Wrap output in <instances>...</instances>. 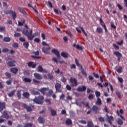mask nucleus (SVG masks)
Masks as SVG:
<instances>
[{
    "label": "nucleus",
    "instance_id": "f257e3e1",
    "mask_svg": "<svg viewBox=\"0 0 127 127\" xmlns=\"http://www.w3.org/2000/svg\"><path fill=\"white\" fill-rule=\"evenodd\" d=\"M22 33L23 34H24V35H25V36L27 37L28 40H30V41L32 40L33 38L35 37V36H37V35H38V33L35 32L31 36H29V31H28L26 29H23L22 30Z\"/></svg>",
    "mask_w": 127,
    "mask_h": 127
},
{
    "label": "nucleus",
    "instance_id": "f03ea898",
    "mask_svg": "<svg viewBox=\"0 0 127 127\" xmlns=\"http://www.w3.org/2000/svg\"><path fill=\"white\" fill-rule=\"evenodd\" d=\"M43 100H44V97L42 96H38V97L35 98L33 100V102L35 104H38V105H42L43 104Z\"/></svg>",
    "mask_w": 127,
    "mask_h": 127
},
{
    "label": "nucleus",
    "instance_id": "7ed1b4c3",
    "mask_svg": "<svg viewBox=\"0 0 127 127\" xmlns=\"http://www.w3.org/2000/svg\"><path fill=\"white\" fill-rule=\"evenodd\" d=\"M4 13L5 14H11L13 20H15L16 17H17V14L16 13L15 11H13V10L5 11Z\"/></svg>",
    "mask_w": 127,
    "mask_h": 127
},
{
    "label": "nucleus",
    "instance_id": "20e7f679",
    "mask_svg": "<svg viewBox=\"0 0 127 127\" xmlns=\"http://www.w3.org/2000/svg\"><path fill=\"white\" fill-rule=\"evenodd\" d=\"M69 81L71 84V87H76L78 85V81L75 78L71 77L70 78Z\"/></svg>",
    "mask_w": 127,
    "mask_h": 127
},
{
    "label": "nucleus",
    "instance_id": "39448f33",
    "mask_svg": "<svg viewBox=\"0 0 127 127\" xmlns=\"http://www.w3.org/2000/svg\"><path fill=\"white\" fill-rule=\"evenodd\" d=\"M61 83L57 82L55 85L56 92H58V93H62V89H61Z\"/></svg>",
    "mask_w": 127,
    "mask_h": 127
},
{
    "label": "nucleus",
    "instance_id": "423d86ee",
    "mask_svg": "<svg viewBox=\"0 0 127 127\" xmlns=\"http://www.w3.org/2000/svg\"><path fill=\"white\" fill-rule=\"evenodd\" d=\"M86 67H83V66L80 65V72L81 73V75H82V76H84L85 78L88 76V74L86 72Z\"/></svg>",
    "mask_w": 127,
    "mask_h": 127
},
{
    "label": "nucleus",
    "instance_id": "0eeeda50",
    "mask_svg": "<svg viewBox=\"0 0 127 127\" xmlns=\"http://www.w3.org/2000/svg\"><path fill=\"white\" fill-rule=\"evenodd\" d=\"M6 64L8 67H14L15 66V61L11 60L8 62H6Z\"/></svg>",
    "mask_w": 127,
    "mask_h": 127
},
{
    "label": "nucleus",
    "instance_id": "6e6552de",
    "mask_svg": "<svg viewBox=\"0 0 127 127\" xmlns=\"http://www.w3.org/2000/svg\"><path fill=\"white\" fill-rule=\"evenodd\" d=\"M48 110L50 111L51 115V116H52V117H55V116H56L57 115V111L52 109V107H49Z\"/></svg>",
    "mask_w": 127,
    "mask_h": 127
},
{
    "label": "nucleus",
    "instance_id": "1a4fd4ad",
    "mask_svg": "<svg viewBox=\"0 0 127 127\" xmlns=\"http://www.w3.org/2000/svg\"><path fill=\"white\" fill-rule=\"evenodd\" d=\"M114 54L117 56L118 61H119V62H121V58L123 57V55H122L121 53L119 52H114Z\"/></svg>",
    "mask_w": 127,
    "mask_h": 127
},
{
    "label": "nucleus",
    "instance_id": "9d476101",
    "mask_svg": "<svg viewBox=\"0 0 127 127\" xmlns=\"http://www.w3.org/2000/svg\"><path fill=\"white\" fill-rule=\"evenodd\" d=\"M39 92H41L43 94V95H45L46 94V92L47 91H49V88L48 87H43L38 90Z\"/></svg>",
    "mask_w": 127,
    "mask_h": 127
},
{
    "label": "nucleus",
    "instance_id": "9b49d317",
    "mask_svg": "<svg viewBox=\"0 0 127 127\" xmlns=\"http://www.w3.org/2000/svg\"><path fill=\"white\" fill-rule=\"evenodd\" d=\"M50 49V47L49 46L48 48L46 47H43L42 48V52L44 53L45 54H49L50 53V51H49Z\"/></svg>",
    "mask_w": 127,
    "mask_h": 127
},
{
    "label": "nucleus",
    "instance_id": "f8f14e48",
    "mask_svg": "<svg viewBox=\"0 0 127 127\" xmlns=\"http://www.w3.org/2000/svg\"><path fill=\"white\" fill-rule=\"evenodd\" d=\"M34 76L37 80H42L43 79L42 75L38 73H34Z\"/></svg>",
    "mask_w": 127,
    "mask_h": 127
},
{
    "label": "nucleus",
    "instance_id": "ddd939ff",
    "mask_svg": "<svg viewBox=\"0 0 127 127\" xmlns=\"http://www.w3.org/2000/svg\"><path fill=\"white\" fill-rule=\"evenodd\" d=\"M5 109V103L0 102V113H1Z\"/></svg>",
    "mask_w": 127,
    "mask_h": 127
},
{
    "label": "nucleus",
    "instance_id": "4468645a",
    "mask_svg": "<svg viewBox=\"0 0 127 127\" xmlns=\"http://www.w3.org/2000/svg\"><path fill=\"white\" fill-rule=\"evenodd\" d=\"M100 23H103V24H101V25L104 27L105 32H108V29H107V26H106V24L104 23V21H103V19L102 18H100L99 20Z\"/></svg>",
    "mask_w": 127,
    "mask_h": 127
},
{
    "label": "nucleus",
    "instance_id": "2eb2a0df",
    "mask_svg": "<svg viewBox=\"0 0 127 127\" xmlns=\"http://www.w3.org/2000/svg\"><path fill=\"white\" fill-rule=\"evenodd\" d=\"M22 107L24 109H25L27 111V112H31V111H32L31 107L28 106L26 104H23Z\"/></svg>",
    "mask_w": 127,
    "mask_h": 127
},
{
    "label": "nucleus",
    "instance_id": "dca6fc26",
    "mask_svg": "<svg viewBox=\"0 0 127 127\" xmlns=\"http://www.w3.org/2000/svg\"><path fill=\"white\" fill-rule=\"evenodd\" d=\"M27 65L30 68L31 67L34 68H35V67H36V64H34V63L32 62H29V63H28Z\"/></svg>",
    "mask_w": 127,
    "mask_h": 127
},
{
    "label": "nucleus",
    "instance_id": "f3484780",
    "mask_svg": "<svg viewBox=\"0 0 127 127\" xmlns=\"http://www.w3.org/2000/svg\"><path fill=\"white\" fill-rule=\"evenodd\" d=\"M52 53H54V54H55V55L57 56V57L58 58H60V54L59 53V52L58 51H57V50H56L55 49H53L52 50Z\"/></svg>",
    "mask_w": 127,
    "mask_h": 127
},
{
    "label": "nucleus",
    "instance_id": "a211bd4d",
    "mask_svg": "<svg viewBox=\"0 0 127 127\" xmlns=\"http://www.w3.org/2000/svg\"><path fill=\"white\" fill-rule=\"evenodd\" d=\"M101 109L99 108L97 106L94 105L92 107V111L95 113V114H98V111H100Z\"/></svg>",
    "mask_w": 127,
    "mask_h": 127
},
{
    "label": "nucleus",
    "instance_id": "6ab92c4d",
    "mask_svg": "<svg viewBox=\"0 0 127 127\" xmlns=\"http://www.w3.org/2000/svg\"><path fill=\"white\" fill-rule=\"evenodd\" d=\"M2 118H4V119H6L7 120L9 118V115H8V114L7 113V111H4L2 113Z\"/></svg>",
    "mask_w": 127,
    "mask_h": 127
},
{
    "label": "nucleus",
    "instance_id": "aec40b11",
    "mask_svg": "<svg viewBox=\"0 0 127 127\" xmlns=\"http://www.w3.org/2000/svg\"><path fill=\"white\" fill-rule=\"evenodd\" d=\"M10 70L13 74H16L18 72V69L16 67H12L10 68Z\"/></svg>",
    "mask_w": 127,
    "mask_h": 127
},
{
    "label": "nucleus",
    "instance_id": "412c9836",
    "mask_svg": "<svg viewBox=\"0 0 127 127\" xmlns=\"http://www.w3.org/2000/svg\"><path fill=\"white\" fill-rule=\"evenodd\" d=\"M38 121L39 123V124H45V119H44V118H43V117H39Z\"/></svg>",
    "mask_w": 127,
    "mask_h": 127
},
{
    "label": "nucleus",
    "instance_id": "4be33fe9",
    "mask_svg": "<svg viewBox=\"0 0 127 127\" xmlns=\"http://www.w3.org/2000/svg\"><path fill=\"white\" fill-rule=\"evenodd\" d=\"M14 94H15V90H13L11 91L8 94V96L9 98H11L14 96Z\"/></svg>",
    "mask_w": 127,
    "mask_h": 127
},
{
    "label": "nucleus",
    "instance_id": "5701e85b",
    "mask_svg": "<svg viewBox=\"0 0 127 127\" xmlns=\"http://www.w3.org/2000/svg\"><path fill=\"white\" fill-rule=\"evenodd\" d=\"M65 124L66 126H71V125H72V120L69 118H67L65 121Z\"/></svg>",
    "mask_w": 127,
    "mask_h": 127
},
{
    "label": "nucleus",
    "instance_id": "b1692460",
    "mask_svg": "<svg viewBox=\"0 0 127 127\" xmlns=\"http://www.w3.org/2000/svg\"><path fill=\"white\" fill-rule=\"evenodd\" d=\"M95 104L98 106H101V105H102V100H101V98L97 97V99Z\"/></svg>",
    "mask_w": 127,
    "mask_h": 127
},
{
    "label": "nucleus",
    "instance_id": "393cba45",
    "mask_svg": "<svg viewBox=\"0 0 127 127\" xmlns=\"http://www.w3.org/2000/svg\"><path fill=\"white\" fill-rule=\"evenodd\" d=\"M18 10H19L20 12H21V13H23V14L25 15L27 14V13H26V11H25V10H24V9L22 7H19Z\"/></svg>",
    "mask_w": 127,
    "mask_h": 127
},
{
    "label": "nucleus",
    "instance_id": "a878e982",
    "mask_svg": "<svg viewBox=\"0 0 127 127\" xmlns=\"http://www.w3.org/2000/svg\"><path fill=\"white\" fill-rule=\"evenodd\" d=\"M23 96L26 99H28V98H29V96H30V94L29 92H25L23 93Z\"/></svg>",
    "mask_w": 127,
    "mask_h": 127
},
{
    "label": "nucleus",
    "instance_id": "bb28decb",
    "mask_svg": "<svg viewBox=\"0 0 127 127\" xmlns=\"http://www.w3.org/2000/svg\"><path fill=\"white\" fill-rule=\"evenodd\" d=\"M17 97L19 100L21 99V90H17Z\"/></svg>",
    "mask_w": 127,
    "mask_h": 127
},
{
    "label": "nucleus",
    "instance_id": "cd10ccee",
    "mask_svg": "<svg viewBox=\"0 0 127 127\" xmlns=\"http://www.w3.org/2000/svg\"><path fill=\"white\" fill-rule=\"evenodd\" d=\"M69 116L71 118V119H74L75 117V112L73 111H69Z\"/></svg>",
    "mask_w": 127,
    "mask_h": 127
},
{
    "label": "nucleus",
    "instance_id": "c85d7f7f",
    "mask_svg": "<svg viewBox=\"0 0 127 127\" xmlns=\"http://www.w3.org/2000/svg\"><path fill=\"white\" fill-rule=\"evenodd\" d=\"M68 53L65 52H62L61 53V56L64 58H68Z\"/></svg>",
    "mask_w": 127,
    "mask_h": 127
},
{
    "label": "nucleus",
    "instance_id": "c756f323",
    "mask_svg": "<svg viewBox=\"0 0 127 127\" xmlns=\"http://www.w3.org/2000/svg\"><path fill=\"white\" fill-rule=\"evenodd\" d=\"M31 93L32 95H39L40 94L39 93V92H38L37 91H35L34 89H32L31 90Z\"/></svg>",
    "mask_w": 127,
    "mask_h": 127
},
{
    "label": "nucleus",
    "instance_id": "7c9ffc66",
    "mask_svg": "<svg viewBox=\"0 0 127 127\" xmlns=\"http://www.w3.org/2000/svg\"><path fill=\"white\" fill-rule=\"evenodd\" d=\"M23 45L24 46V47H25V48H26V49H27L28 48V47H29V43H28V42H24L23 44Z\"/></svg>",
    "mask_w": 127,
    "mask_h": 127
},
{
    "label": "nucleus",
    "instance_id": "2f4dec72",
    "mask_svg": "<svg viewBox=\"0 0 127 127\" xmlns=\"http://www.w3.org/2000/svg\"><path fill=\"white\" fill-rule=\"evenodd\" d=\"M23 81L25 82V83H30L31 82V79L27 77H25L23 79Z\"/></svg>",
    "mask_w": 127,
    "mask_h": 127
},
{
    "label": "nucleus",
    "instance_id": "473e14b6",
    "mask_svg": "<svg viewBox=\"0 0 127 127\" xmlns=\"http://www.w3.org/2000/svg\"><path fill=\"white\" fill-rule=\"evenodd\" d=\"M37 71L38 72H40L41 73H42V71H43V67H42V65H39L37 67Z\"/></svg>",
    "mask_w": 127,
    "mask_h": 127
},
{
    "label": "nucleus",
    "instance_id": "72a5a7b5",
    "mask_svg": "<svg viewBox=\"0 0 127 127\" xmlns=\"http://www.w3.org/2000/svg\"><path fill=\"white\" fill-rule=\"evenodd\" d=\"M87 90V87L85 85H83L81 87H80V92H85Z\"/></svg>",
    "mask_w": 127,
    "mask_h": 127
},
{
    "label": "nucleus",
    "instance_id": "f704fd0d",
    "mask_svg": "<svg viewBox=\"0 0 127 127\" xmlns=\"http://www.w3.org/2000/svg\"><path fill=\"white\" fill-rule=\"evenodd\" d=\"M3 41L4 42H10V38L8 37H5L3 38Z\"/></svg>",
    "mask_w": 127,
    "mask_h": 127
},
{
    "label": "nucleus",
    "instance_id": "c9c22d12",
    "mask_svg": "<svg viewBox=\"0 0 127 127\" xmlns=\"http://www.w3.org/2000/svg\"><path fill=\"white\" fill-rule=\"evenodd\" d=\"M23 127H32V124L30 123H27L24 124Z\"/></svg>",
    "mask_w": 127,
    "mask_h": 127
},
{
    "label": "nucleus",
    "instance_id": "e433bc0d",
    "mask_svg": "<svg viewBox=\"0 0 127 127\" xmlns=\"http://www.w3.org/2000/svg\"><path fill=\"white\" fill-rule=\"evenodd\" d=\"M4 75L6 77H7L8 78H11V74L8 72H5Z\"/></svg>",
    "mask_w": 127,
    "mask_h": 127
},
{
    "label": "nucleus",
    "instance_id": "4c0bfd02",
    "mask_svg": "<svg viewBox=\"0 0 127 127\" xmlns=\"http://www.w3.org/2000/svg\"><path fill=\"white\" fill-rule=\"evenodd\" d=\"M118 124L120 126H123L124 125V122L121 119H118Z\"/></svg>",
    "mask_w": 127,
    "mask_h": 127
},
{
    "label": "nucleus",
    "instance_id": "58836bf2",
    "mask_svg": "<svg viewBox=\"0 0 127 127\" xmlns=\"http://www.w3.org/2000/svg\"><path fill=\"white\" fill-rule=\"evenodd\" d=\"M114 117H113L112 116H107V120L108 121H112V122H114Z\"/></svg>",
    "mask_w": 127,
    "mask_h": 127
},
{
    "label": "nucleus",
    "instance_id": "ea45409f",
    "mask_svg": "<svg viewBox=\"0 0 127 127\" xmlns=\"http://www.w3.org/2000/svg\"><path fill=\"white\" fill-rule=\"evenodd\" d=\"M96 30L98 33H102L103 32V29L101 27H97Z\"/></svg>",
    "mask_w": 127,
    "mask_h": 127
},
{
    "label": "nucleus",
    "instance_id": "a19ab883",
    "mask_svg": "<svg viewBox=\"0 0 127 127\" xmlns=\"http://www.w3.org/2000/svg\"><path fill=\"white\" fill-rule=\"evenodd\" d=\"M47 76H48V79H49L50 80H53V79H54V76H53L52 74L50 73L48 74Z\"/></svg>",
    "mask_w": 127,
    "mask_h": 127
},
{
    "label": "nucleus",
    "instance_id": "79ce46f5",
    "mask_svg": "<svg viewBox=\"0 0 127 127\" xmlns=\"http://www.w3.org/2000/svg\"><path fill=\"white\" fill-rule=\"evenodd\" d=\"M9 51V50L7 48H4L2 49V52L3 53H5L6 52H8Z\"/></svg>",
    "mask_w": 127,
    "mask_h": 127
},
{
    "label": "nucleus",
    "instance_id": "37998d69",
    "mask_svg": "<svg viewBox=\"0 0 127 127\" xmlns=\"http://www.w3.org/2000/svg\"><path fill=\"white\" fill-rule=\"evenodd\" d=\"M52 94H53V90L52 89L49 90L48 94V96L51 97V96L52 95Z\"/></svg>",
    "mask_w": 127,
    "mask_h": 127
},
{
    "label": "nucleus",
    "instance_id": "c03bdc74",
    "mask_svg": "<svg viewBox=\"0 0 127 127\" xmlns=\"http://www.w3.org/2000/svg\"><path fill=\"white\" fill-rule=\"evenodd\" d=\"M116 95L119 98H122V95H121V93H120L119 91H117L116 92Z\"/></svg>",
    "mask_w": 127,
    "mask_h": 127
},
{
    "label": "nucleus",
    "instance_id": "a18cd8bd",
    "mask_svg": "<svg viewBox=\"0 0 127 127\" xmlns=\"http://www.w3.org/2000/svg\"><path fill=\"white\" fill-rule=\"evenodd\" d=\"M89 100H93L94 99V94L90 93L88 96Z\"/></svg>",
    "mask_w": 127,
    "mask_h": 127
},
{
    "label": "nucleus",
    "instance_id": "49530a36",
    "mask_svg": "<svg viewBox=\"0 0 127 127\" xmlns=\"http://www.w3.org/2000/svg\"><path fill=\"white\" fill-rule=\"evenodd\" d=\"M61 81H62V82H63V83H65L67 81V79L65 77L63 76L61 79Z\"/></svg>",
    "mask_w": 127,
    "mask_h": 127
},
{
    "label": "nucleus",
    "instance_id": "de8ad7c7",
    "mask_svg": "<svg viewBox=\"0 0 127 127\" xmlns=\"http://www.w3.org/2000/svg\"><path fill=\"white\" fill-rule=\"evenodd\" d=\"M113 46L114 47L116 50H119V49H120V47H119V46H118L117 45H116L115 44H113Z\"/></svg>",
    "mask_w": 127,
    "mask_h": 127
},
{
    "label": "nucleus",
    "instance_id": "09e8293b",
    "mask_svg": "<svg viewBox=\"0 0 127 127\" xmlns=\"http://www.w3.org/2000/svg\"><path fill=\"white\" fill-rule=\"evenodd\" d=\"M12 47H13L14 48H18V44H17V43H14L12 45Z\"/></svg>",
    "mask_w": 127,
    "mask_h": 127
},
{
    "label": "nucleus",
    "instance_id": "8fccbe9b",
    "mask_svg": "<svg viewBox=\"0 0 127 127\" xmlns=\"http://www.w3.org/2000/svg\"><path fill=\"white\" fill-rule=\"evenodd\" d=\"M98 120L101 123H104V122H105V119L102 117H100V118H99Z\"/></svg>",
    "mask_w": 127,
    "mask_h": 127
},
{
    "label": "nucleus",
    "instance_id": "3c124183",
    "mask_svg": "<svg viewBox=\"0 0 127 127\" xmlns=\"http://www.w3.org/2000/svg\"><path fill=\"white\" fill-rule=\"evenodd\" d=\"M93 75L95 78H96V79H98L100 78V75L98 74V73H96L95 72H93Z\"/></svg>",
    "mask_w": 127,
    "mask_h": 127
},
{
    "label": "nucleus",
    "instance_id": "603ef678",
    "mask_svg": "<svg viewBox=\"0 0 127 127\" xmlns=\"http://www.w3.org/2000/svg\"><path fill=\"white\" fill-rule=\"evenodd\" d=\"M66 34H67V35H68V36H69V37L72 38V34L71 33V32H70V31H67L66 32Z\"/></svg>",
    "mask_w": 127,
    "mask_h": 127
},
{
    "label": "nucleus",
    "instance_id": "864d4df0",
    "mask_svg": "<svg viewBox=\"0 0 127 127\" xmlns=\"http://www.w3.org/2000/svg\"><path fill=\"white\" fill-rule=\"evenodd\" d=\"M95 95H96V96L97 97V98H99V97L101 96V92H100L99 91H96L95 92Z\"/></svg>",
    "mask_w": 127,
    "mask_h": 127
},
{
    "label": "nucleus",
    "instance_id": "5fc2aeb1",
    "mask_svg": "<svg viewBox=\"0 0 127 127\" xmlns=\"http://www.w3.org/2000/svg\"><path fill=\"white\" fill-rule=\"evenodd\" d=\"M5 30V27L4 26H0V32H2Z\"/></svg>",
    "mask_w": 127,
    "mask_h": 127
},
{
    "label": "nucleus",
    "instance_id": "6e6d98bb",
    "mask_svg": "<svg viewBox=\"0 0 127 127\" xmlns=\"http://www.w3.org/2000/svg\"><path fill=\"white\" fill-rule=\"evenodd\" d=\"M122 70H123V67L121 66V67H120V68H119L117 70V72H118V73H122Z\"/></svg>",
    "mask_w": 127,
    "mask_h": 127
},
{
    "label": "nucleus",
    "instance_id": "4d7b16f0",
    "mask_svg": "<svg viewBox=\"0 0 127 127\" xmlns=\"http://www.w3.org/2000/svg\"><path fill=\"white\" fill-rule=\"evenodd\" d=\"M66 88L67 90H68V91H71L72 87H71V86H70L69 84H67L66 85Z\"/></svg>",
    "mask_w": 127,
    "mask_h": 127
},
{
    "label": "nucleus",
    "instance_id": "13d9d810",
    "mask_svg": "<svg viewBox=\"0 0 127 127\" xmlns=\"http://www.w3.org/2000/svg\"><path fill=\"white\" fill-rule=\"evenodd\" d=\"M24 75H26L27 76H28L30 75V73H29V71L26 70L24 71Z\"/></svg>",
    "mask_w": 127,
    "mask_h": 127
},
{
    "label": "nucleus",
    "instance_id": "bf43d9fd",
    "mask_svg": "<svg viewBox=\"0 0 127 127\" xmlns=\"http://www.w3.org/2000/svg\"><path fill=\"white\" fill-rule=\"evenodd\" d=\"M12 82V81L11 80V79H9L6 81V83L7 84V85H11Z\"/></svg>",
    "mask_w": 127,
    "mask_h": 127
},
{
    "label": "nucleus",
    "instance_id": "052dcab7",
    "mask_svg": "<svg viewBox=\"0 0 127 127\" xmlns=\"http://www.w3.org/2000/svg\"><path fill=\"white\" fill-rule=\"evenodd\" d=\"M33 81L34 83H35V84H40V81H39V80H37L35 79H33Z\"/></svg>",
    "mask_w": 127,
    "mask_h": 127
},
{
    "label": "nucleus",
    "instance_id": "680f3d73",
    "mask_svg": "<svg viewBox=\"0 0 127 127\" xmlns=\"http://www.w3.org/2000/svg\"><path fill=\"white\" fill-rule=\"evenodd\" d=\"M73 47H75L76 48V49H80V46L78 45H76V44H73Z\"/></svg>",
    "mask_w": 127,
    "mask_h": 127
},
{
    "label": "nucleus",
    "instance_id": "e2e57ef3",
    "mask_svg": "<svg viewBox=\"0 0 127 127\" xmlns=\"http://www.w3.org/2000/svg\"><path fill=\"white\" fill-rule=\"evenodd\" d=\"M34 41L35 42H37V43H39V42H40V39L38 38H36L34 39Z\"/></svg>",
    "mask_w": 127,
    "mask_h": 127
},
{
    "label": "nucleus",
    "instance_id": "0e129e2a",
    "mask_svg": "<svg viewBox=\"0 0 127 127\" xmlns=\"http://www.w3.org/2000/svg\"><path fill=\"white\" fill-rule=\"evenodd\" d=\"M21 34L19 33H15L14 34V36H15V37H19L20 36Z\"/></svg>",
    "mask_w": 127,
    "mask_h": 127
},
{
    "label": "nucleus",
    "instance_id": "69168bd1",
    "mask_svg": "<svg viewBox=\"0 0 127 127\" xmlns=\"http://www.w3.org/2000/svg\"><path fill=\"white\" fill-rule=\"evenodd\" d=\"M118 79L119 82H120V83H123V82H124V79H123V78L118 77Z\"/></svg>",
    "mask_w": 127,
    "mask_h": 127
},
{
    "label": "nucleus",
    "instance_id": "338daca9",
    "mask_svg": "<svg viewBox=\"0 0 127 127\" xmlns=\"http://www.w3.org/2000/svg\"><path fill=\"white\" fill-rule=\"evenodd\" d=\"M117 6L120 10H123V7L122 6V5H121V4L118 3Z\"/></svg>",
    "mask_w": 127,
    "mask_h": 127
},
{
    "label": "nucleus",
    "instance_id": "774afa93",
    "mask_svg": "<svg viewBox=\"0 0 127 127\" xmlns=\"http://www.w3.org/2000/svg\"><path fill=\"white\" fill-rule=\"evenodd\" d=\"M24 117L25 120H30V117H29V116H28L26 114L24 115Z\"/></svg>",
    "mask_w": 127,
    "mask_h": 127
}]
</instances>
